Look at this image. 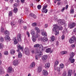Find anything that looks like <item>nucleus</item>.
<instances>
[{
    "label": "nucleus",
    "mask_w": 76,
    "mask_h": 76,
    "mask_svg": "<svg viewBox=\"0 0 76 76\" xmlns=\"http://www.w3.org/2000/svg\"><path fill=\"white\" fill-rule=\"evenodd\" d=\"M54 27L53 28V31H55V34L56 36V35H58L59 34V31H58L57 30L58 28V30H62L63 29V27L61 26H59V27H58L57 25L55 24L54 25Z\"/></svg>",
    "instance_id": "f257e3e1"
},
{
    "label": "nucleus",
    "mask_w": 76,
    "mask_h": 76,
    "mask_svg": "<svg viewBox=\"0 0 76 76\" xmlns=\"http://www.w3.org/2000/svg\"><path fill=\"white\" fill-rule=\"evenodd\" d=\"M17 38L18 41L16 39H14V44H17L18 43V41H21V34H18L17 35Z\"/></svg>",
    "instance_id": "f03ea898"
},
{
    "label": "nucleus",
    "mask_w": 76,
    "mask_h": 76,
    "mask_svg": "<svg viewBox=\"0 0 76 76\" xmlns=\"http://www.w3.org/2000/svg\"><path fill=\"white\" fill-rule=\"evenodd\" d=\"M68 25L69 28H70V29H72V28H73L75 26H76V23L73 22L72 24H68Z\"/></svg>",
    "instance_id": "7ed1b4c3"
},
{
    "label": "nucleus",
    "mask_w": 76,
    "mask_h": 76,
    "mask_svg": "<svg viewBox=\"0 0 76 76\" xmlns=\"http://www.w3.org/2000/svg\"><path fill=\"white\" fill-rule=\"evenodd\" d=\"M74 39L75 41H76V38H75V37H73L70 39L69 40V42H70V44L74 43Z\"/></svg>",
    "instance_id": "20e7f679"
},
{
    "label": "nucleus",
    "mask_w": 76,
    "mask_h": 76,
    "mask_svg": "<svg viewBox=\"0 0 76 76\" xmlns=\"http://www.w3.org/2000/svg\"><path fill=\"white\" fill-rule=\"evenodd\" d=\"M19 63V61H18V60H15L13 61V65L15 66H17L18 64V63Z\"/></svg>",
    "instance_id": "39448f33"
},
{
    "label": "nucleus",
    "mask_w": 76,
    "mask_h": 76,
    "mask_svg": "<svg viewBox=\"0 0 76 76\" xmlns=\"http://www.w3.org/2000/svg\"><path fill=\"white\" fill-rule=\"evenodd\" d=\"M42 73L43 75L45 76H47V75H48V72H47V71L46 70H44L43 71Z\"/></svg>",
    "instance_id": "423d86ee"
},
{
    "label": "nucleus",
    "mask_w": 76,
    "mask_h": 76,
    "mask_svg": "<svg viewBox=\"0 0 76 76\" xmlns=\"http://www.w3.org/2000/svg\"><path fill=\"white\" fill-rule=\"evenodd\" d=\"M50 67V64L48 63H46L45 65V69H48Z\"/></svg>",
    "instance_id": "0eeeda50"
},
{
    "label": "nucleus",
    "mask_w": 76,
    "mask_h": 76,
    "mask_svg": "<svg viewBox=\"0 0 76 76\" xmlns=\"http://www.w3.org/2000/svg\"><path fill=\"white\" fill-rule=\"evenodd\" d=\"M35 62H33L30 64L29 68L30 69H32V68H33V67H35Z\"/></svg>",
    "instance_id": "6e6552de"
},
{
    "label": "nucleus",
    "mask_w": 76,
    "mask_h": 76,
    "mask_svg": "<svg viewBox=\"0 0 76 76\" xmlns=\"http://www.w3.org/2000/svg\"><path fill=\"white\" fill-rule=\"evenodd\" d=\"M10 39V37H9V36L6 35L5 37V39L6 41H9Z\"/></svg>",
    "instance_id": "1a4fd4ad"
},
{
    "label": "nucleus",
    "mask_w": 76,
    "mask_h": 76,
    "mask_svg": "<svg viewBox=\"0 0 76 76\" xmlns=\"http://www.w3.org/2000/svg\"><path fill=\"white\" fill-rule=\"evenodd\" d=\"M48 58V56L47 55H45L42 56V59L43 60H46Z\"/></svg>",
    "instance_id": "9d476101"
},
{
    "label": "nucleus",
    "mask_w": 76,
    "mask_h": 76,
    "mask_svg": "<svg viewBox=\"0 0 76 76\" xmlns=\"http://www.w3.org/2000/svg\"><path fill=\"white\" fill-rule=\"evenodd\" d=\"M36 54L37 56L39 57H41V56H42V53L41 51H40Z\"/></svg>",
    "instance_id": "9b49d317"
},
{
    "label": "nucleus",
    "mask_w": 76,
    "mask_h": 76,
    "mask_svg": "<svg viewBox=\"0 0 76 76\" xmlns=\"http://www.w3.org/2000/svg\"><path fill=\"white\" fill-rule=\"evenodd\" d=\"M68 76H71V74L73 73V72H72V70H69L68 71Z\"/></svg>",
    "instance_id": "f8f14e48"
},
{
    "label": "nucleus",
    "mask_w": 76,
    "mask_h": 76,
    "mask_svg": "<svg viewBox=\"0 0 76 76\" xmlns=\"http://www.w3.org/2000/svg\"><path fill=\"white\" fill-rule=\"evenodd\" d=\"M42 40L44 42H46L47 41H48V38L44 37L42 39Z\"/></svg>",
    "instance_id": "ddd939ff"
},
{
    "label": "nucleus",
    "mask_w": 76,
    "mask_h": 76,
    "mask_svg": "<svg viewBox=\"0 0 76 76\" xmlns=\"http://www.w3.org/2000/svg\"><path fill=\"white\" fill-rule=\"evenodd\" d=\"M30 16L31 17H33L34 19H36V18H37V16H36V15L33 13H31L30 14Z\"/></svg>",
    "instance_id": "4468645a"
},
{
    "label": "nucleus",
    "mask_w": 76,
    "mask_h": 76,
    "mask_svg": "<svg viewBox=\"0 0 76 76\" xmlns=\"http://www.w3.org/2000/svg\"><path fill=\"white\" fill-rule=\"evenodd\" d=\"M54 68L55 70H56V69H57V70L58 71V72H60V70H61L60 69V68L58 67H57V66H56V65L54 66Z\"/></svg>",
    "instance_id": "2eb2a0df"
},
{
    "label": "nucleus",
    "mask_w": 76,
    "mask_h": 76,
    "mask_svg": "<svg viewBox=\"0 0 76 76\" xmlns=\"http://www.w3.org/2000/svg\"><path fill=\"white\" fill-rule=\"evenodd\" d=\"M58 23H59V25H63L64 24V23L62 21V20H58Z\"/></svg>",
    "instance_id": "dca6fc26"
},
{
    "label": "nucleus",
    "mask_w": 76,
    "mask_h": 76,
    "mask_svg": "<svg viewBox=\"0 0 76 76\" xmlns=\"http://www.w3.org/2000/svg\"><path fill=\"white\" fill-rule=\"evenodd\" d=\"M39 50L40 51H44V48H43V46L42 45H40Z\"/></svg>",
    "instance_id": "f3484780"
},
{
    "label": "nucleus",
    "mask_w": 76,
    "mask_h": 76,
    "mask_svg": "<svg viewBox=\"0 0 76 76\" xmlns=\"http://www.w3.org/2000/svg\"><path fill=\"white\" fill-rule=\"evenodd\" d=\"M70 57L69 58H70V59L72 58H73L74 56H75V54L73 53V52L71 53H70Z\"/></svg>",
    "instance_id": "a211bd4d"
},
{
    "label": "nucleus",
    "mask_w": 76,
    "mask_h": 76,
    "mask_svg": "<svg viewBox=\"0 0 76 76\" xmlns=\"http://www.w3.org/2000/svg\"><path fill=\"white\" fill-rule=\"evenodd\" d=\"M12 68L11 67H9L8 68V70L7 72L8 73H11V72H12Z\"/></svg>",
    "instance_id": "6ab92c4d"
},
{
    "label": "nucleus",
    "mask_w": 76,
    "mask_h": 76,
    "mask_svg": "<svg viewBox=\"0 0 76 76\" xmlns=\"http://www.w3.org/2000/svg\"><path fill=\"white\" fill-rule=\"evenodd\" d=\"M4 34L5 35H7L9 36L10 34V33L9 31L6 30L4 31Z\"/></svg>",
    "instance_id": "aec40b11"
},
{
    "label": "nucleus",
    "mask_w": 76,
    "mask_h": 76,
    "mask_svg": "<svg viewBox=\"0 0 76 76\" xmlns=\"http://www.w3.org/2000/svg\"><path fill=\"white\" fill-rule=\"evenodd\" d=\"M42 35L43 36H44L45 37L46 36V37H47V33L45 31H44L42 32Z\"/></svg>",
    "instance_id": "412c9836"
},
{
    "label": "nucleus",
    "mask_w": 76,
    "mask_h": 76,
    "mask_svg": "<svg viewBox=\"0 0 76 76\" xmlns=\"http://www.w3.org/2000/svg\"><path fill=\"white\" fill-rule=\"evenodd\" d=\"M42 12H43L44 13H47L48 12V9H45L44 10L43 9H42Z\"/></svg>",
    "instance_id": "4be33fe9"
},
{
    "label": "nucleus",
    "mask_w": 76,
    "mask_h": 76,
    "mask_svg": "<svg viewBox=\"0 0 76 76\" xmlns=\"http://www.w3.org/2000/svg\"><path fill=\"white\" fill-rule=\"evenodd\" d=\"M32 39L33 42H35L36 41V37L35 36H33L32 37Z\"/></svg>",
    "instance_id": "5701e85b"
},
{
    "label": "nucleus",
    "mask_w": 76,
    "mask_h": 76,
    "mask_svg": "<svg viewBox=\"0 0 76 76\" xmlns=\"http://www.w3.org/2000/svg\"><path fill=\"white\" fill-rule=\"evenodd\" d=\"M72 58H72L71 59H70V58H69V60L70 61L71 63H73L75 62V59H72Z\"/></svg>",
    "instance_id": "b1692460"
},
{
    "label": "nucleus",
    "mask_w": 76,
    "mask_h": 76,
    "mask_svg": "<svg viewBox=\"0 0 76 76\" xmlns=\"http://www.w3.org/2000/svg\"><path fill=\"white\" fill-rule=\"evenodd\" d=\"M17 48L19 49V50H22V47L20 45L18 44V45Z\"/></svg>",
    "instance_id": "393cba45"
},
{
    "label": "nucleus",
    "mask_w": 76,
    "mask_h": 76,
    "mask_svg": "<svg viewBox=\"0 0 76 76\" xmlns=\"http://www.w3.org/2000/svg\"><path fill=\"white\" fill-rule=\"evenodd\" d=\"M31 35H34L35 34V31H34V29H32L31 30Z\"/></svg>",
    "instance_id": "a878e982"
},
{
    "label": "nucleus",
    "mask_w": 76,
    "mask_h": 76,
    "mask_svg": "<svg viewBox=\"0 0 76 76\" xmlns=\"http://www.w3.org/2000/svg\"><path fill=\"white\" fill-rule=\"evenodd\" d=\"M35 30L37 32H38V33H39V32H40L39 29L37 27H35Z\"/></svg>",
    "instance_id": "bb28decb"
},
{
    "label": "nucleus",
    "mask_w": 76,
    "mask_h": 76,
    "mask_svg": "<svg viewBox=\"0 0 76 76\" xmlns=\"http://www.w3.org/2000/svg\"><path fill=\"white\" fill-rule=\"evenodd\" d=\"M22 54L20 52H19L18 54V58H21V57H22Z\"/></svg>",
    "instance_id": "cd10ccee"
},
{
    "label": "nucleus",
    "mask_w": 76,
    "mask_h": 76,
    "mask_svg": "<svg viewBox=\"0 0 76 76\" xmlns=\"http://www.w3.org/2000/svg\"><path fill=\"white\" fill-rule=\"evenodd\" d=\"M51 49L50 48H48L46 49V53H50L51 51Z\"/></svg>",
    "instance_id": "c85d7f7f"
},
{
    "label": "nucleus",
    "mask_w": 76,
    "mask_h": 76,
    "mask_svg": "<svg viewBox=\"0 0 76 76\" xmlns=\"http://www.w3.org/2000/svg\"><path fill=\"white\" fill-rule=\"evenodd\" d=\"M10 53L12 54L13 55L14 53H15V51L14 50H10Z\"/></svg>",
    "instance_id": "c756f323"
},
{
    "label": "nucleus",
    "mask_w": 76,
    "mask_h": 76,
    "mask_svg": "<svg viewBox=\"0 0 76 76\" xmlns=\"http://www.w3.org/2000/svg\"><path fill=\"white\" fill-rule=\"evenodd\" d=\"M0 40L1 42H4V38H3V37H0Z\"/></svg>",
    "instance_id": "7c9ffc66"
},
{
    "label": "nucleus",
    "mask_w": 76,
    "mask_h": 76,
    "mask_svg": "<svg viewBox=\"0 0 76 76\" xmlns=\"http://www.w3.org/2000/svg\"><path fill=\"white\" fill-rule=\"evenodd\" d=\"M40 52V50H39L38 48L36 49V50L35 51L36 54H37V53H39Z\"/></svg>",
    "instance_id": "2f4dec72"
},
{
    "label": "nucleus",
    "mask_w": 76,
    "mask_h": 76,
    "mask_svg": "<svg viewBox=\"0 0 76 76\" xmlns=\"http://www.w3.org/2000/svg\"><path fill=\"white\" fill-rule=\"evenodd\" d=\"M14 12L15 13H16L18 12V9L16 8H15L13 10Z\"/></svg>",
    "instance_id": "473e14b6"
},
{
    "label": "nucleus",
    "mask_w": 76,
    "mask_h": 76,
    "mask_svg": "<svg viewBox=\"0 0 76 76\" xmlns=\"http://www.w3.org/2000/svg\"><path fill=\"white\" fill-rule=\"evenodd\" d=\"M24 51H25V53H27V52H28V51H29V49L28 48H26L24 49Z\"/></svg>",
    "instance_id": "72a5a7b5"
},
{
    "label": "nucleus",
    "mask_w": 76,
    "mask_h": 76,
    "mask_svg": "<svg viewBox=\"0 0 76 76\" xmlns=\"http://www.w3.org/2000/svg\"><path fill=\"white\" fill-rule=\"evenodd\" d=\"M41 71H42V69L41 68V66H39V67H38V72H41Z\"/></svg>",
    "instance_id": "f704fd0d"
},
{
    "label": "nucleus",
    "mask_w": 76,
    "mask_h": 76,
    "mask_svg": "<svg viewBox=\"0 0 76 76\" xmlns=\"http://www.w3.org/2000/svg\"><path fill=\"white\" fill-rule=\"evenodd\" d=\"M58 63H59V61H56L54 63V64H55V66H57V65L58 64Z\"/></svg>",
    "instance_id": "c9c22d12"
},
{
    "label": "nucleus",
    "mask_w": 76,
    "mask_h": 76,
    "mask_svg": "<svg viewBox=\"0 0 76 76\" xmlns=\"http://www.w3.org/2000/svg\"><path fill=\"white\" fill-rule=\"evenodd\" d=\"M64 66V65L63 64H61L60 65V67L61 69H63Z\"/></svg>",
    "instance_id": "e433bc0d"
},
{
    "label": "nucleus",
    "mask_w": 76,
    "mask_h": 76,
    "mask_svg": "<svg viewBox=\"0 0 76 76\" xmlns=\"http://www.w3.org/2000/svg\"><path fill=\"white\" fill-rule=\"evenodd\" d=\"M39 47V44H36L34 45V47L38 48Z\"/></svg>",
    "instance_id": "4c0bfd02"
},
{
    "label": "nucleus",
    "mask_w": 76,
    "mask_h": 76,
    "mask_svg": "<svg viewBox=\"0 0 76 76\" xmlns=\"http://www.w3.org/2000/svg\"><path fill=\"white\" fill-rule=\"evenodd\" d=\"M67 52L66 51H62L61 52V54H67Z\"/></svg>",
    "instance_id": "58836bf2"
},
{
    "label": "nucleus",
    "mask_w": 76,
    "mask_h": 76,
    "mask_svg": "<svg viewBox=\"0 0 76 76\" xmlns=\"http://www.w3.org/2000/svg\"><path fill=\"white\" fill-rule=\"evenodd\" d=\"M37 25V23H32V26L33 27H35V26H36Z\"/></svg>",
    "instance_id": "ea45409f"
},
{
    "label": "nucleus",
    "mask_w": 76,
    "mask_h": 76,
    "mask_svg": "<svg viewBox=\"0 0 76 76\" xmlns=\"http://www.w3.org/2000/svg\"><path fill=\"white\" fill-rule=\"evenodd\" d=\"M63 76H67V72H64L63 73V74L62 75Z\"/></svg>",
    "instance_id": "a19ab883"
},
{
    "label": "nucleus",
    "mask_w": 76,
    "mask_h": 76,
    "mask_svg": "<svg viewBox=\"0 0 76 76\" xmlns=\"http://www.w3.org/2000/svg\"><path fill=\"white\" fill-rule=\"evenodd\" d=\"M3 48V44L1 43H0V49H1Z\"/></svg>",
    "instance_id": "79ce46f5"
},
{
    "label": "nucleus",
    "mask_w": 76,
    "mask_h": 76,
    "mask_svg": "<svg viewBox=\"0 0 76 76\" xmlns=\"http://www.w3.org/2000/svg\"><path fill=\"white\" fill-rule=\"evenodd\" d=\"M74 12H75L74 11V9H72L70 11V12L71 14H73V13H74Z\"/></svg>",
    "instance_id": "37998d69"
},
{
    "label": "nucleus",
    "mask_w": 76,
    "mask_h": 76,
    "mask_svg": "<svg viewBox=\"0 0 76 76\" xmlns=\"http://www.w3.org/2000/svg\"><path fill=\"white\" fill-rule=\"evenodd\" d=\"M3 68L2 67H0V73H3Z\"/></svg>",
    "instance_id": "c03bdc74"
},
{
    "label": "nucleus",
    "mask_w": 76,
    "mask_h": 76,
    "mask_svg": "<svg viewBox=\"0 0 76 76\" xmlns=\"http://www.w3.org/2000/svg\"><path fill=\"white\" fill-rule=\"evenodd\" d=\"M12 16V12L11 11H10L9 12V16Z\"/></svg>",
    "instance_id": "a18cd8bd"
},
{
    "label": "nucleus",
    "mask_w": 76,
    "mask_h": 76,
    "mask_svg": "<svg viewBox=\"0 0 76 76\" xmlns=\"http://www.w3.org/2000/svg\"><path fill=\"white\" fill-rule=\"evenodd\" d=\"M11 25H12V27H13L14 26V27H15V26H14L15 25V24H14V22H12L11 23Z\"/></svg>",
    "instance_id": "49530a36"
},
{
    "label": "nucleus",
    "mask_w": 76,
    "mask_h": 76,
    "mask_svg": "<svg viewBox=\"0 0 76 76\" xmlns=\"http://www.w3.org/2000/svg\"><path fill=\"white\" fill-rule=\"evenodd\" d=\"M37 8L39 10L41 8V5H39L37 6Z\"/></svg>",
    "instance_id": "de8ad7c7"
},
{
    "label": "nucleus",
    "mask_w": 76,
    "mask_h": 76,
    "mask_svg": "<svg viewBox=\"0 0 76 76\" xmlns=\"http://www.w3.org/2000/svg\"><path fill=\"white\" fill-rule=\"evenodd\" d=\"M25 53L26 54V55H27V56H29L30 54V52H29V51H28V52H27Z\"/></svg>",
    "instance_id": "09e8293b"
},
{
    "label": "nucleus",
    "mask_w": 76,
    "mask_h": 76,
    "mask_svg": "<svg viewBox=\"0 0 76 76\" xmlns=\"http://www.w3.org/2000/svg\"><path fill=\"white\" fill-rule=\"evenodd\" d=\"M4 29L3 28H1V32L3 33L4 32Z\"/></svg>",
    "instance_id": "8fccbe9b"
},
{
    "label": "nucleus",
    "mask_w": 76,
    "mask_h": 76,
    "mask_svg": "<svg viewBox=\"0 0 76 76\" xmlns=\"http://www.w3.org/2000/svg\"><path fill=\"white\" fill-rule=\"evenodd\" d=\"M51 40L52 41H54L55 40V37L54 36H53L51 38Z\"/></svg>",
    "instance_id": "3c124183"
},
{
    "label": "nucleus",
    "mask_w": 76,
    "mask_h": 76,
    "mask_svg": "<svg viewBox=\"0 0 76 76\" xmlns=\"http://www.w3.org/2000/svg\"><path fill=\"white\" fill-rule=\"evenodd\" d=\"M27 34L28 36V37H30V34H29V32H27Z\"/></svg>",
    "instance_id": "603ef678"
},
{
    "label": "nucleus",
    "mask_w": 76,
    "mask_h": 76,
    "mask_svg": "<svg viewBox=\"0 0 76 76\" xmlns=\"http://www.w3.org/2000/svg\"><path fill=\"white\" fill-rule=\"evenodd\" d=\"M64 38H65L64 35V34L62 35V37H61L62 39V40L64 39Z\"/></svg>",
    "instance_id": "864d4df0"
},
{
    "label": "nucleus",
    "mask_w": 76,
    "mask_h": 76,
    "mask_svg": "<svg viewBox=\"0 0 76 76\" xmlns=\"http://www.w3.org/2000/svg\"><path fill=\"white\" fill-rule=\"evenodd\" d=\"M64 10H65V7H63V8L61 10V11L63 12Z\"/></svg>",
    "instance_id": "5fc2aeb1"
},
{
    "label": "nucleus",
    "mask_w": 76,
    "mask_h": 76,
    "mask_svg": "<svg viewBox=\"0 0 76 76\" xmlns=\"http://www.w3.org/2000/svg\"><path fill=\"white\" fill-rule=\"evenodd\" d=\"M38 56H37V55H36L35 56V58L36 60H38Z\"/></svg>",
    "instance_id": "6e6d98bb"
},
{
    "label": "nucleus",
    "mask_w": 76,
    "mask_h": 76,
    "mask_svg": "<svg viewBox=\"0 0 76 76\" xmlns=\"http://www.w3.org/2000/svg\"><path fill=\"white\" fill-rule=\"evenodd\" d=\"M8 53L7 51H5L4 53V54H5V55H8Z\"/></svg>",
    "instance_id": "4d7b16f0"
},
{
    "label": "nucleus",
    "mask_w": 76,
    "mask_h": 76,
    "mask_svg": "<svg viewBox=\"0 0 76 76\" xmlns=\"http://www.w3.org/2000/svg\"><path fill=\"white\" fill-rule=\"evenodd\" d=\"M48 27V24H45L44 26V27L45 28H47Z\"/></svg>",
    "instance_id": "13d9d810"
},
{
    "label": "nucleus",
    "mask_w": 76,
    "mask_h": 76,
    "mask_svg": "<svg viewBox=\"0 0 76 76\" xmlns=\"http://www.w3.org/2000/svg\"><path fill=\"white\" fill-rule=\"evenodd\" d=\"M17 4H15L14 5V7H15V8H16V7H17Z\"/></svg>",
    "instance_id": "bf43d9fd"
},
{
    "label": "nucleus",
    "mask_w": 76,
    "mask_h": 76,
    "mask_svg": "<svg viewBox=\"0 0 76 76\" xmlns=\"http://www.w3.org/2000/svg\"><path fill=\"white\" fill-rule=\"evenodd\" d=\"M47 5H45L44 6V7H43L42 9H43V10L46 9V8H47Z\"/></svg>",
    "instance_id": "052dcab7"
},
{
    "label": "nucleus",
    "mask_w": 76,
    "mask_h": 76,
    "mask_svg": "<svg viewBox=\"0 0 76 76\" xmlns=\"http://www.w3.org/2000/svg\"><path fill=\"white\" fill-rule=\"evenodd\" d=\"M22 22V20L19 19V23L21 24V23Z\"/></svg>",
    "instance_id": "680f3d73"
},
{
    "label": "nucleus",
    "mask_w": 76,
    "mask_h": 76,
    "mask_svg": "<svg viewBox=\"0 0 76 76\" xmlns=\"http://www.w3.org/2000/svg\"><path fill=\"white\" fill-rule=\"evenodd\" d=\"M20 1L22 3H25V0H21Z\"/></svg>",
    "instance_id": "e2e57ef3"
},
{
    "label": "nucleus",
    "mask_w": 76,
    "mask_h": 76,
    "mask_svg": "<svg viewBox=\"0 0 76 76\" xmlns=\"http://www.w3.org/2000/svg\"><path fill=\"white\" fill-rule=\"evenodd\" d=\"M71 47L72 48H74V47H75V46L74 45L72 44L71 45Z\"/></svg>",
    "instance_id": "0e129e2a"
},
{
    "label": "nucleus",
    "mask_w": 76,
    "mask_h": 76,
    "mask_svg": "<svg viewBox=\"0 0 76 76\" xmlns=\"http://www.w3.org/2000/svg\"><path fill=\"white\" fill-rule=\"evenodd\" d=\"M68 7H69V5H67L66 6V10H67V9H68Z\"/></svg>",
    "instance_id": "69168bd1"
},
{
    "label": "nucleus",
    "mask_w": 76,
    "mask_h": 76,
    "mask_svg": "<svg viewBox=\"0 0 76 76\" xmlns=\"http://www.w3.org/2000/svg\"><path fill=\"white\" fill-rule=\"evenodd\" d=\"M56 44L57 46H58V44H59V43L57 41L56 42Z\"/></svg>",
    "instance_id": "338daca9"
},
{
    "label": "nucleus",
    "mask_w": 76,
    "mask_h": 76,
    "mask_svg": "<svg viewBox=\"0 0 76 76\" xmlns=\"http://www.w3.org/2000/svg\"><path fill=\"white\" fill-rule=\"evenodd\" d=\"M73 31L74 32H76V28H74V29L73 30Z\"/></svg>",
    "instance_id": "774afa93"
}]
</instances>
